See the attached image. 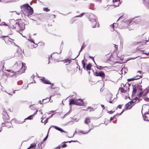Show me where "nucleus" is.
<instances>
[{"mask_svg":"<svg viewBox=\"0 0 149 149\" xmlns=\"http://www.w3.org/2000/svg\"><path fill=\"white\" fill-rule=\"evenodd\" d=\"M21 8L23 10L25 13L23 14L25 16L28 17H31V15L33 14V10L32 8L28 3L24 4L21 7Z\"/></svg>","mask_w":149,"mask_h":149,"instance_id":"f257e3e1","label":"nucleus"},{"mask_svg":"<svg viewBox=\"0 0 149 149\" xmlns=\"http://www.w3.org/2000/svg\"><path fill=\"white\" fill-rule=\"evenodd\" d=\"M25 64L22 63L21 61L16 62L14 65V68H16L17 70L19 69L21 67V68L19 70V72H21L23 70V71H22L21 73L24 72L25 70Z\"/></svg>","mask_w":149,"mask_h":149,"instance_id":"f03ea898","label":"nucleus"},{"mask_svg":"<svg viewBox=\"0 0 149 149\" xmlns=\"http://www.w3.org/2000/svg\"><path fill=\"white\" fill-rule=\"evenodd\" d=\"M89 21L93 24L92 27L95 28L97 24V17L93 14L91 13L89 15Z\"/></svg>","mask_w":149,"mask_h":149,"instance_id":"7ed1b4c3","label":"nucleus"},{"mask_svg":"<svg viewBox=\"0 0 149 149\" xmlns=\"http://www.w3.org/2000/svg\"><path fill=\"white\" fill-rule=\"evenodd\" d=\"M3 118L4 121H6V122L2 123V124L4 125L3 126H7L6 125V123L7 122H8L7 121L8 120L9 118V116L7 113V112L5 110L3 111Z\"/></svg>","mask_w":149,"mask_h":149,"instance_id":"20e7f679","label":"nucleus"},{"mask_svg":"<svg viewBox=\"0 0 149 149\" xmlns=\"http://www.w3.org/2000/svg\"><path fill=\"white\" fill-rule=\"evenodd\" d=\"M94 75L96 76H100L102 78H104L105 77V74L103 71L98 72L96 71L94 74Z\"/></svg>","mask_w":149,"mask_h":149,"instance_id":"39448f33","label":"nucleus"},{"mask_svg":"<svg viewBox=\"0 0 149 149\" xmlns=\"http://www.w3.org/2000/svg\"><path fill=\"white\" fill-rule=\"evenodd\" d=\"M18 20H17L15 21L14 19H11L10 20V23L11 24L12 23H14V24L13 25V26L14 29H15L17 26H18V24H19L20 22H17V21Z\"/></svg>","mask_w":149,"mask_h":149,"instance_id":"423d86ee","label":"nucleus"},{"mask_svg":"<svg viewBox=\"0 0 149 149\" xmlns=\"http://www.w3.org/2000/svg\"><path fill=\"white\" fill-rule=\"evenodd\" d=\"M142 75H141L139 76L137 75L136 77H134L130 78V79H127V81L128 82H130L131 81H133L135 80H137L139 79L140 78L142 77Z\"/></svg>","mask_w":149,"mask_h":149,"instance_id":"0eeeda50","label":"nucleus"},{"mask_svg":"<svg viewBox=\"0 0 149 149\" xmlns=\"http://www.w3.org/2000/svg\"><path fill=\"white\" fill-rule=\"evenodd\" d=\"M0 38L3 39L5 41L6 43V42L7 40H8V41H10V40H12L8 36H2L0 37Z\"/></svg>","mask_w":149,"mask_h":149,"instance_id":"6e6552de","label":"nucleus"},{"mask_svg":"<svg viewBox=\"0 0 149 149\" xmlns=\"http://www.w3.org/2000/svg\"><path fill=\"white\" fill-rule=\"evenodd\" d=\"M76 58H74L70 59L69 58H67L64 60L61 61H63L64 63H66V65H68L71 62L72 60H74Z\"/></svg>","mask_w":149,"mask_h":149,"instance_id":"1a4fd4ad","label":"nucleus"},{"mask_svg":"<svg viewBox=\"0 0 149 149\" xmlns=\"http://www.w3.org/2000/svg\"><path fill=\"white\" fill-rule=\"evenodd\" d=\"M25 24L24 22H20L19 24H18L19 27L21 31L24 30L25 28Z\"/></svg>","mask_w":149,"mask_h":149,"instance_id":"9d476101","label":"nucleus"},{"mask_svg":"<svg viewBox=\"0 0 149 149\" xmlns=\"http://www.w3.org/2000/svg\"><path fill=\"white\" fill-rule=\"evenodd\" d=\"M40 79L41 81L45 84H51V83L50 81L47 79H45L44 77H42V79Z\"/></svg>","mask_w":149,"mask_h":149,"instance_id":"9b49d317","label":"nucleus"},{"mask_svg":"<svg viewBox=\"0 0 149 149\" xmlns=\"http://www.w3.org/2000/svg\"><path fill=\"white\" fill-rule=\"evenodd\" d=\"M51 126L53 127L54 128L56 129V130L60 131L61 132H64L67 133V132L64 131L63 130L62 128L59 127H58L57 126L55 125H52Z\"/></svg>","mask_w":149,"mask_h":149,"instance_id":"f8f14e48","label":"nucleus"},{"mask_svg":"<svg viewBox=\"0 0 149 149\" xmlns=\"http://www.w3.org/2000/svg\"><path fill=\"white\" fill-rule=\"evenodd\" d=\"M54 114H52V115L49 116V117H48L47 118H46V119L44 120L43 121V119L45 118V117H44V118H43V117L41 118L42 120H41V122L42 123H44L45 124L48 121V120L50 118H51L52 116L54 115Z\"/></svg>","mask_w":149,"mask_h":149,"instance_id":"ddd939ff","label":"nucleus"},{"mask_svg":"<svg viewBox=\"0 0 149 149\" xmlns=\"http://www.w3.org/2000/svg\"><path fill=\"white\" fill-rule=\"evenodd\" d=\"M23 51H22V50H20L19 51L18 50L17 51V52L15 53V54L16 56L17 55L18 56L22 57V54L23 53Z\"/></svg>","mask_w":149,"mask_h":149,"instance_id":"4468645a","label":"nucleus"},{"mask_svg":"<svg viewBox=\"0 0 149 149\" xmlns=\"http://www.w3.org/2000/svg\"><path fill=\"white\" fill-rule=\"evenodd\" d=\"M133 106L131 105V104L128 102L125 105V109L126 110L130 109H132Z\"/></svg>","mask_w":149,"mask_h":149,"instance_id":"2eb2a0df","label":"nucleus"},{"mask_svg":"<svg viewBox=\"0 0 149 149\" xmlns=\"http://www.w3.org/2000/svg\"><path fill=\"white\" fill-rule=\"evenodd\" d=\"M133 86V91L132 92V97L133 95L136 94L137 92V89L136 86L135 85H132Z\"/></svg>","mask_w":149,"mask_h":149,"instance_id":"dca6fc26","label":"nucleus"},{"mask_svg":"<svg viewBox=\"0 0 149 149\" xmlns=\"http://www.w3.org/2000/svg\"><path fill=\"white\" fill-rule=\"evenodd\" d=\"M76 100L74 99H71L69 100V104L71 106L72 104L75 105Z\"/></svg>","mask_w":149,"mask_h":149,"instance_id":"f3484780","label":"nucleus"},{"mask_svg":"<svg viewBox=\"0 0 149 149\" xmlns=\"http://www.w3.org/2000/svg\"><path fill=\"white\" fill-rule=\"evenodd\" d=\"M92 65L91 63H88L86 66V70L88 71V70H91Z\"/></svg>","mask_w":149,"mask_h":149,"instance_id":"a211bd4d","label":"nucleus"},{"mask_svg":"<svg viewBox=\"0 0 149 149\" xmlns=\"http://www.w3.org/2000/svg\"><path fill=\"white\" fill-rule=\"evenodd\" d=\"M84 104V103L83 100H82L80 102H78L76 100L75 105L78 106H82Z\"/></svg>","mask_w":149,"mask_h":149,"instance_id":"6ab92c4d","label":"nucleus"},{"mask_svg":"<svg viewBox=\"0 0 149 149\" xmlns=\"http://www.w3.org/2000/svg\"><path fill=\"white\" fill-rule=\"evenodd\" d=\"M36 15H35L33 16H31V17H33V18H34V19H31V18H30V19L34 21H37V20H40V18L39 17H36Z\"/></svg>","mask_w":149,"mask_h":149,"instance_id":"aec40b11","label":"nucleus"},{"mask_svg":"<svg viewBox=\"0 0 149 149\" xmlns=\"http://www.w3.org/2000/svg\"><path fill=\"white\" fill-rule=\"evenodd\" d=\"M86 45H84V43L83 44V45L82 46L81 49L80 51L79 52V53L78 55L75 57V58H77L79 55L80 52L86 46Z\"/></svg>","mask_w":149,"mask_h":149,"instance_id":"412c9836","label":"nucleus"},{"mask_svg":"<svg viewBox=\"0 0 149 149\" xmlns=\"http://www.w3.org/2000/svg\"><path fill=\"white\" fill-rule=\"evenodd\" d=\"M91 122L90 119L89 117L86 118L85 120V123L87 124Z\"/></svg>","mask_w":149,"mask_h":149,"instance_id":"4be33fe9","label":"nucleus"},{"mask_svg":"<svg viewBox=\"0 0 149 149\" xmlns=\"http://www.w3.org/2000/svg\"><path fill=\"white\" fill-rule=\"evenodd\" d=\"M136 88L137 89L140 90V91H141L142 90V89L141 88L142 86L141 85H139L138 84L136 86Z\"/></svg>","mask_w":149,"mask_h":149,"instance_id":"5701e85b","label":"nucleus"},{"mask_svg":"<svg viewBox=\"0 0 149 149\" xmlns=\"http://www.w3.org/2000/svg\"><path fill=\"white\" fill-rule=\"evenodd\" d=\"M50 129V127L49 128V130L48 131L47 134V135L43 139V141H42L43 142H45V141L47 140V138H48V133H49V130Z\"/></svg>","mask_w":149,"mask_h":149,"instance_id":"b1692460","label":"nucleus"},{"mask_svg":"<svg viewBox=\"0 0 149 149\" xmlns=\"http://www.w3.org/2000/svg\"><path fill=\"white\" fill-rule=\"evenodd\" d=\"M121 90V92L122 93H125L126 92V91L122 87L119 88V90Z\"/></svg>","mask_w":149,"mask_h":149,"instance_id":"393cba45","label":"nucleus"},{"mask_svg":"<svg viewBox=\"0 0 149 149\" xmlns=\"http://www.w3.org/2000/svg\"><path fill=\"white\" fill-rule=\"evenodd\" d=\"M82 64L83 65V68L84 69V70L86 69V64L84 61L83 60L81 61Z\"/></svg>","mask_w":149,"mask_h":149,"instance_id":"a878e982","label":"nucleus"},{"mask_svg":"<svg viewBox=\"0 0 149 149\" xmlns=\"http://www.w3.org/2000/svg\"><path fill=\"white\" fill-rule=\"evenodd\" d=\"M43 142H42L41 143H39L38 144V146L37 147V149H41L42 148V147L41 146V145L43 143Z\"/></svg>","mask_w":149,"mask_h":149,"instance_id":"bb28decb","label":"nucleus"},{"mask_svg":"<svg viewBox=\"0 0 149 149\" xmlns=\"http://www.w3.org/2000/svg\"><path fill=\"white\" fill-rule=\"evenodd\" d=\"M106 66L105 67H102L101 66H97V65L96 68L98 70H102L103 69V68L106 67Z\"/></svg>","mask_w":149,"mask_h":149,"instance_id":"cd10ccee","label":"nucleus"},{"mask_svg":"<svg viewBox=\"0 0 149 149\" xmlns=\"http://www.w3.org/2000/svg\"><path fill=\"white\" fill-rule=\"evenodd\" d=\"M49 102V101H48V98H47L45 99H43L42 100V102L43 103H47V102Z\"/></svg>","mask_w":149,"mask_h":149,"instance_id":"c85d7f7f","label":"nucleus"},{"mask_svg":"<svg viewBox=\"0 0 149 149\" xmlns=\"http://www.w3.org/2000/svg\"><path fill=\"white\" fill-rule=\"evenodd\" d=\"M118 25V24L117 23H114L112 24H111V27H113V31L114 30V26H117ZM112 31V30H111Z\"/></svg>","mask_w":149,"mask_h":149,"instance_id":"c756f323","label":"nucleus"},{"mask_svg":"<svg viewBox=\"0 0 149 149\" xmlns=\"http://www.w3.org/2000/svg\"><path fill=\"white\" fill-rule=\"evenodd\" d=\"M33 115H31L29 116L28 117H27V118H26L25 119L27 120H31L33 118Z\"/></svg>","mask_w":149,"mask_h":149,"instance_id":"7c9ffc66","label":"nucleus"},{"mask_svg":"<svg viewBox=\"0 0 149 149\" xmlns=\"http://www.w3.org/2000/svg\"><path fill=\"white\" fill-rule=\"evenodd\" d=\"M92 128L90 129L88 132H85V133L83 132V131L82 130H80L79 131V132L81 133L84 134H88V133L89 132L91 131V130H92Z\"/></svg>","mask_w":149,"mask_h":149,"instance_id":"2f4dec72","label":"nucleus"},{"mask_svg":"<svg viewBox=\"0 0 149 149\" xmlns=\"http://www.w3.org/2000/svg\"><path fill=\"white\" fill-rule=\"evenodd\" d=\"M36 146V144L35 143H33L31 144L30 148H35Z\"/></svg>","mask_w":149,"mask_h":149,"instance_id":"473e14b6","label":"nucleus"},{"mask_svg":"<svg viewBox=\"0 0 149 149\" xmlns=\"http://www.w3.org/2000/svg\"><path fill=\"white\" fill-rule=\"evenodd\" d=\"M117 115H118V113H117L116 114L114 115L113 117H111L110 118V122L114 118H116V116H117Z\"/></svg>","mask_w":149,"mask_h":149,"instance_id":"72a5a7b5","label":"nucleus"},{"mask_svg":"<svg viewBox=\"0 0 149 149\" xmlns=\"http://www.w3.org/2000/svg\"><path fill=\"white\" fill-rule=\"evenodd\" d=\"M144 92L141 91V92L137 95L139 97H141L142 95H143Z\"/></svg>","mask_w":149,"mask_h":149,"instance_id":"f704fd0d","label":"nucleus"},{"mask_svg":"<svg viewBox=\"0 0 149 149\" xmlns=\"http://www.w3.org/2000/svg\"><path fill=\"white\" fill-rule=\"evenodd\" d=\"M143 119L144 120L147 121H149V120H148V119H147V118H148V117L147 116H144L143 114Z\"/></svg>","mask_w":149,"mask_h":149,"instance_id":"c9c22d12","label":"nucleus"},{"mask_svg":"<svg viewBox=\"0 0 149 149\" xmlns=\"http://www.w3.org/2000/svg\"><path fill=\"white\" fill-rule=\"evenodd\" d=\"M86 13H81L80 15H77V16H76L75 17H82Z\"/></svg>","mask_w":149,"mask_h":149,"instance_id":"e433bc0d","label":"nucleus"},{"mask_svg":"<svg viewBox=\"0 0 149 149\" xmlns=\"http://www.w3.org/2000/svg\"><path fill=\"white\" fill-rule=\"evenodd\" d=\"M148 0H143V4L145 5L147 4L148 3Z\"/></svg>","mask_w":149,"mask_h":149,"instance_id":"4c0bfd02","label":"nucleus"},{"mask_svg":"<svg viewBox=\"0 0 149 149\" xmlns=\"http://www.w3.org/2000/svg\"><path fill=\"white\" fill-rule=\"evenodd\" d=\"M43 10L45 11L48 12L50 10V9H49L47 7H46L43 8Z\"/></svg>","mask_w":149,"mask_h":149,"instance_id":"58836bf2","label":"nucleus"},{"mask_svg":"<svg viewBox=\"0 0 149 149\" xmlns=\"http://www.w3.org/2000/svg\"><path fill=\"white\" fill-rule=\"evenodd\" d=\"M128 103L131 104V105L133 106L135 104L134 103L132 100L129 102Z\"/></svg>","mask_w":149,"mask_h":149,"instance_id":"ea45409f","label":"nucleus"},{"mask_svg":"<svg viewBox=\"0 0 149 149\" xmlns=\"http://www.w3.org/2000/svg\"><path fill=\"white\" fill-rule=\"evenodd\" d=\"M23 83V81L22 80H20L17 82V84L18 85L22 84Z\"/></svg>","mask_w":149,"mask_h":149,"instance_id":"a19ab883","label":"nucleus"},{"mask_svg":"<svg viewBox=\"0 0 149 149\" xmlns=\"http://www.w3.org/2000/svg\"><path fill=\"white\" fill-rule=\"evenodd\" d=\"M27 40L29 41H30L31 42L33 43L34 44H35V43L34 42V41L33 40H31V39H28Z\"/></svg>","mask_w":149,"mask_h":149,"instance_id":"79ce46f5","label":"nucleus"},{"mask_svg":"<svg viewBox=\"0 0 149 149\" xmlns=\"http://www.w3.org/2000/svg\"><path fill=\"white\" fill-rule=\"evenodd\" d=\"M144 100L147 102H148L149 101V98L147 97H144Z\"/></svg>","mask_w":149,"mask_h":149,"instance_id":"37998d69","label":"nucleus"},{"mask_svg":"<svg viewBox=\"0 0 149 149\" xmlns=\"http://www.w3.org/2000/svg\"><path fill=\"white\" fill-rule=\"evenodd\" d=\"M61 146V145H60L58 146L57 147H56L54 148V149H60L61 148H62V146Z\"/></svg>","mask_w":149,"mask_h":149,"instance_id":"c03bdc74","label":"nucleus"},{"mask_svg":"<svg viewBox=\"0 0 149 149\" xmlns=\"http://www.w3.org/2000/svg\"><path fill=\"white\" fill-rule=\"evenodd\" d=\"M64 143L63 145L61 146H62V148H64L67 146V145L65 144V143Z\"/></svg>","mask_w":149,"mask_h":149,"instance_id":"a18cd8bd","label":"nucleus"},{"mask_svg":"<svg viewBox=\"0 0 149 149\" xmlns=\"http://www.w3.org/2000/svg\"><path fill=\"white\" fill-rule=\"evenodd\" d=\"M52 54L50 55V57H49V58H48V64H49L50 63V61H49V60L50 59V58H52Z\"/></svg>","mask_w":149,"mask_h":149,"instance_id":"49530a36","label":"nucleus"},{"mask_svg":"<svg viewBox=\"0 0 149 149\" xmlns=\"http://www.w3.org/2000/svg\"><path fill=\"white\" fill-rule=\"evenodd\" d=\"M28 87V85H27L26 86H23L22 88L24 89H26Z\"/></svg>","mask_w":149,"mask_h":149,"instance_id":"de8ad7c7","label":"nucleus"},{"mask_svg":"<svg viewBox=\"0 0 149 149\" xmlns=\"http://www.w3.org/2000/svg\"><path fill=\"white\" fill-rule=\"evenodd\" d=\"M148 92H149V91H148V90H147V91L145 93L143 94V96H146Z\"/></svg>","mask_w":149,"mask_h":149,"instance_id":"09e8293b","label":"nucleus"},{"mask_svg":"<svg viewBox=\"0 0 149 149\" xmlns=\"http://www.w3.org/2000/svg\"><path fill=\"white\" fill-rule=\"evenodd\" d=\"M53 96V95H51L50 96L49 98V99H48L49 102L50 101V102H53V100H52L50 99Z\"/></svg>","mask_w":149,"mask_h":149,"instance_id":"8fccbe9b","label":"nucleus"},{"mask_svg":"<svg viewBox=\"0 0 149 149\" xmlns=\"http://www.w3.org/2000/svg\"><path fill=\"white\" fill-rule=\"evenodd\" d=\"M123 105V104H119L118 106L117 107L119 109H121V108L122 107V105Z\"/></svg>","mask_w":149,"mask_h":149,"instance_id":"3c124183","label":"nucleus"},{"mask_svg":"<svg viewBox=\"0 0 149 149\" xmlns=\"http://www.w3.org/2000/svg\"><path fill=\"white\" fill-rule=\"evenodd\" d=\"M140 51L141 52V53L142 54H146V52H145L144 50H140Z\"/></svg>","mask_w":149,"mask_h":149,"instance_id":"603ef678","label":"nucleus"},{"mask_svg":"<svg viewBox=\"0 0 149 149\" xmlns=\"http://www.w3.org/2000/svg\"><path fill=\"white\" fill-rule=\"evenodd\" d=\"M139 43V42H134L133 44V45H137V44H138Z\"/></svg>","mask_w":149,"mask_h":149,"instance_id":"864d4df0","label":"nucleus"},{"mask_svg":"<svg viewBox=\"0 0 149 149\" xmlns=\"http://www.w3.org/2000/svg\"><path fill=\"white\" fill-rule=\"evenodd\" d=\"M114 112V111H108V113H109L110 114H112Z\"/></svg>","mask_w":149,"mask_h":149,"instance_id":"5fc2aeb1","label":"nucleus"},{"mask_svg":"<svg viewBox=\"0 0 149 149\" xmlns=\"http://www.w3.org/2000/svg\"><path fill=\"white\" fill-rule=\"evenodd\" d=\"M125 111V109H123L120 113L118 114V115H121Z\"/></svg>","mask_w":149,"mask_h":149,"instance_id":"6e6d98bb","label":"nucleus"},{"mask_svg":"<svg viewBox=\"0 0 149 149\" xmlns=\"http://www.w3.org/2000/svg\"><path fill=\"white\" fill-rule=\"evenodd\" d=\"M6 70L8 72H10L11 73H13V71L10 70Z\"/></svg>","mask_w":149,"mask_h":149,"instance_id":"4d7b16f0","label":"nucleus"},{"mask_svg":"<svg viewBox=\"0 0 149 149\" xmlns=\"http://www.w3.org/2000/svg\"><path fill=\"white\" fill-rule=\"evenodd\" d=\"M132 101L133 102L134 104V103L136 102V99H134V98L132 100Z\"/></svg>","mask_w":149,"mask_h":149,"instance_id":"13d9d810","label":"nucleus"},{"mask_svg":"<svg viewBox=\"0 0 149 149\" xmlns=\"http://www.w3.org/2000/svg\"><path fill=\"white\" fill-rule=\"evenodd\" d=\"M94 110V109L93 107H91L90 111L91 112V111H93Z\"/></svg>","mask_w":149,"mask_h":149,"instance_id":"bf43d9fd","label":"nucleus"},{"mask_svg":"<svg viewBox=\"0 0 149 149\" xmlns=\"http://www.w3.org/2000/svg\"><path fill=\"white\" fill-rule=\"evenodd\" d=\"M71 143V141H64V142H63L62 143Z\"/></svg>","mask_w":149,"mask_h":149,"instance_id":"052dcab7","label":"nucleus"},{"mask_svg":"<svg viewBox=\"0 0 149 149\" xmlns=\"http://www.w3.org/2000/svg\"><path fill=\"white\" fill-rule=\"evenodd\" d=\"M43 103L42 102V101H41V100H39V101L38 103H40V104H43V103Z\"/></svg>","mask_w":149,"mask_h":149,"instance_id":"680f3d73","label":"nucleus"},{"mask_svg":"<svg viewBox=\"0 0 149 149\" xmlns=\"http://www.w3.org/2000/svg\"><path fill=\"white\" fill-rule=\"evenodd\" d=\"M123 15H122V16H120V17H119V18L118 19V20H117V22L119 21V20L121 18H122L123 17Z\"/></svg>","mask_w":149,"mask_h":149,"instance_id":"e2e57ef3","label":"nucleus"},{"mask_svg":"<svg viewBox=\"0 0 149 149\" xmlns=\"http://www.w3.org/2000/svg\"><path fill=\"white\" fill-rule=\"evenodd\" d=\"M101 106L102 107V108H103V109H104L105 107H104V105L103 104H101Z\"/></svg>","mask_w":149,"mask_h":149,"instance_id":"0e129e2a","label":"nucleus"},{"mask_svg":"<svg viewBox=\"0 0 149 149\" xmlns=\"http://www.w3.org/2000/svg\"><path fill=\"white\" fill-rule=\"evenodd\" d=\"M142 100V98H139V99H138V102L137 103H139V102L141 101V100Z\"/></svg>","mask_w":149,"mask_h":149,"instance_id":"69168bd1","label":"nucleus"},{"mask_svg":"<svg viewBox=\"0 0 149 149\" xmlns=\"http://www.w3.org/2000/svg\"><path fill=\"white\" fill-rule=\"evenodd\" d=\"M38 110H37L33 114V116L34 115H35L37 113V112L38 111Z\"/></svg>","mask_w":149,"mask_h":149,"instance_id":"338daca9","label":"nucleus"},{"mask_svg":"<svg viewBox=\"0 0 149 149\" xmlns=\"http://www.w3.org/2000/svg\"><path fill=\"white\" fill-rule=\"evenodd\" d=\"M35 46H33V47L35 48L36 47H37V46H38V45L37 44H36L35 43Z\"/></svg>","mask_w":149,"mask_h":149,"instance_id":"774afa93","label":"nucleus"}]
</instances>
